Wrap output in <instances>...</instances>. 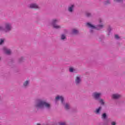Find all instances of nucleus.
Listing matches in <instances>:
<instances>
[{
	"instance_id": "39448f33",
	"label": "nucleus",
	"mask_w": 125,
	"mask_h": 125,
	"mask_svg": "<svg viewBox=\"0 0 125 125\" xmlns=\"http://www.w3.org/2000/svg\"><path fill=\"white\" fill-rule=\"evenodd\" d=\"M30 8H35V9H38V8H40V7L36 4H31L30 5Z\"/></svg>"
},
{
	"instance_id": "1a4fd4ad",
	"label": "nucleus",
	"mask_w": 125,
	"mask_h": 125,
	"mask_svg": "<svg viewBox=\"0 0 125 125\" xmlns=\"http://www.w3.org/2000/svg\"><path fill=\"white\" fill-rule=\"evenodd\" d=\"M59 99H60L62 103H63V101H64V98H63L62 96H58L56 97V100H59Z\"/></svg>"
},
{
	"instance_id": "2eb2a0df",
	"label": "nucleus",
	"mask_w": 125,
	"mask_h": 125,
	"mask_svg": "<svg viewBox=\"0 0 125 125\" xmlns=\"http://www.w3.org/2000/svg\"><path fill=\"white\" fill-rule=\"evenodd\" d=\"M79 33V31L76 29H73V34H78Z\"/></svg>"
},
{
	"instance_id": "20e7f679",
	"label": "nucleus",
	"mask_w": 125,
	"mask_h": 125,
	"mask_svg": "<svg viewBox=\"0 0 125 125\" xmlns=\"http://www.w3.org/2000/svg\"><path fill=\"white\" fill-rule=\"evenodd\" d=\"M100 95H101V93L95 92L93 94V96L95 99H98L100 97Z\"/></svg>"
},
{
	"instance_id": "a878e982",
	"label": "nucleus",
	"mask_w": 125,
	"mask_h": 125,
	"mask_svg": "<svg viewBox=\"0 0 125 125\" xmlns=\"http://www.w3.org/2000/svg\"><path fill=\"white\" fill-rule=\"evenodd\" d=\"M111 125H116V123H115V122H112V123H111Z\"/></svg>"
},
{
	"instance_id": "0eeeda50",
	"label": "nucleus",
	"mask_w": 125,
	"mask_h": 125,
	"mask_svg": "<svg viewBox=\"0 0 125 125\" xmlns=\"http://www.w3.org/2000/svg\"><path fill=\"white\" fill-rule=\"evenodd\" d=\"M3 50L4 52L6 53V54H10V53H11V51H10V50L9 49H7L5 47L3 48Z\"/></svg>"
},
{
	"instance_id": "412c9836",
	"label": "nucleus",
	"mask_w": 125,
	"mask_h": 125,
	"mask_svg": "<svg viewBox=\"0 0 125 125\" xmlns=\"http://www.w3.org/2000/svg\"><path fill=\"white\" fill-rule=\"evenodd\" d=\"M69 71L71 72H74V68H73V67H70L69 68Z\"/></svg>"
},
{
	"instance_id": "f3484780",
	"label": "nucleus",
	"mask_w": 125,
	"mask_h": 125,
	"mask_svg": "<svg viewBox=\"0 0 125 125\" xmlns=\"http://www.w3.org/2000/svg\"><path fill=\"white\" fill-rule=\"evenodd\" d=\"M106 113H104L102 115V119H106Z\"/></svg>"
},
{
	"instance_id": "423d86ee",
	"label": "nucleus",
	"mask_w": 125,
	"mask_h": 125,
	"mask_svg": "<svg viewBox=\"0 0 125 125\" xmlns=\"http://www.w3.org/2000/svg\"><path fill=\"white\" fill-rule=\"evenodd\" d=\"M121 95L118 94H114L112 95V98L113 99H118L121 97Z\"/></svg>"
},
{
	"instance_id": "c85d7f7f",
	"label": "nucleus",
	"mask_w": 125,
	"mask_h": 125,
	"mask_svg": "<svg viewBox=\"0 0 125 125\" xmlns=\"http://www.w3.org/2000/svg\"><path fill=\"white\" fill-rule=\"evenodd\" d=\"M99 22H100V23H101V22H102L101 20H99Z\"/></svg>"
},
{
	"instance_id": "f8f14e48",
	"label": "nucleus",
	"mask_w": 125,
	"mask_h": 125,
	"mask_svg": "<svg viewBox=\"0 0 125 125\" xmlns=\"http://www.w3.org/2000/svg\"><path fill=\"white\" fill-rule=\"evenodd\" d=\"M102 108L101 107H99L98 108H97V109H96L95 112L96 113V114H99L100 110H101Z\"/></svg>"
},
{
	"instance_id": "6e6552de",
	"label": "nucleus",
	"mask_w": 125,
	"mask_h": 125,
	"mask_svg": "<svg viewBox=\"0 0 125 125\" xmlns=\"http://www.w3.org/2000/svg\"><path fill=\"white\" fill-rule=\"evenodd\" d=\"M81 78H80V77L77 76L75 79V82L76 84H79V83H81Z\"/></svg>"
},
{
	"instance_id": "a211bd4d",
	"label": "nucleus",
	"mask_w": 125,
	"mask_h": 125,
	"mask_svg": "<svg viewBox=\"0 0 125 125\" xmlns=\"http://www.w3.org/2000/svg\"><path fill=\"white\" fill-rule=\"evenodd\" d=\"M86 16L87 17H90V16H91V14L89 13H86Z\"/></svg>"
},
{
	"instance_id": "aec40b11",
	"label": "nucleus",
	"mask_w": 125,
	"mask_h": 125,
	"mask_svg": "<svg viewBox=\"0 0 125 125\" xmlns=\"http://www.w3.org/2000/svg\"><path fill=\"white\" fill-rule=\"evenodd\" d=\"M62 40H65L66 39V36L64 35H62L61 36Z\"/></svg>"
},
{
	"instance_id": "393cba45",
	"label": "nucleus",
	"mask_w": 125,
	"mask_h": 125,
	"mask_svg": "<svg viewBox=\"0 0 125 125\" xmlns=\"http://www.w3.org/2000/svg\"><path fill=\"white\" fill-rule=\"evenodd\" d=\"M59 125H66V123H60Z\"/></svg>"
},
{
	"instance_id": "f257e3e1",
	"label": "nucleus",
	"mask_w": 125,
	"mask_h": 125,
	"mask_svg": "<svg viewBox=\"0 0 125 125\" xmlns=\"http://www.w3.org/2000/svg\"><path fill=\"white\" fill-rule=\"evenodd\" d=\"M36 108H50V104L44 101H39L36 105Z\"/></svg>"
},
{
	"instance_id": "9b49d317",
	"label": "nucleus",
	"mask_w": 125,
	"mask_h": 125,
	"mask_svg": "<svg viewBox=\"0 0 125 125\" xmlns=\"http://www.w3.org/2000/svg\"><path fill=\"white\" fill-rule=\"evenodd\" d=\"M73 8H74V5H71V6L68 7V11L72 12L73 11Z\"/></svg>"
},
{
	"instance_id": "bb28decb",
	"label": "nucleus",
	"mask_w": 125,
	"mask_h": 125,
	"mask_svg": "<svg viewBox=\"0 0 125 125\" xmlns=\"http://www.w3.org/2000/svg\"><path fill=\"white\" fill-rule=\"evenodd\" d=\"M23 58H21L20 60V62H22V60H23Z\"/></svg>"
},
{
	"instance_id": "6ab92c4d",
	"label": "nucleus",
	"mask_w": 125,
	"mask_h": 125,
	"mask_svg": "<svg viewBox=\"0 0 125 125\" xmlns=\"http://www.w3.org/2000/svg\"><path fill=\"white\" fill-rule=\"evenodd\" d=\"M98 30H100V29H102V28H103V25H98Z\"/></svg>"
},
{
	"instance_id": "f03ea898",
	"label": "nucleus",
	"mask_w": 125,
	"mask_h": 125,
	"mask_svg": "<svg viewBox=\"0 0 125 125\" xmlns=\"http://www.w3.org/2000/svg\"><path fill=\"white\" fill-rule=\"evenodd\" d=\"M12 29L11 24L10 23H5V28L3 26H0V31H3V32H9Z\"/></svg>"
},
{
	"instance_id": "4be33fe9",
	"label": "nucleus",
	"mask_w": 125,
	"mask_h": 125,
	"mask_svg": "<svg viewBox=\"0 0 125 125\" xmlns=\"http://www.w3.org/2000/svg\"><path fill=\"white\" fill-rule=\"evenodd\" d=\"M115 39H117V40L119 39V35H115Z\"/></svg>"
},
{
	"instance_id": "b1692460",
	"label": "nucleus",
	"mask_w": 125,
	"mask_h": 125,
	"mask_svg": "<svg viewBox=\"0 0 125 125\" xmlns=\"http://www.w3.org/2000/svg\"><path fill=\"white\" fill-rule=\"evenodd\" d=\"M114 1H117V2H121V1H123V0H114Z\"/></svg>"
},
{
	"instance_id": "cd10ccee",
	"label": "nucleus",
	"mask_w": 125,
	"mask_h": 125,
	"mask_svg": "<svg viewBox=\"0 0 125 125\" xmlns=\"http://www.w3.org/2000/svg\"><path fill=\"white\" fill-rule=\"evenodd\" d=\"M106 3H110V1L109 0L106 1Z\"/></svg>"
},
{
	"instance_id": "ddd939ff",
	"label": "nucleus",
	"mask_w": 125,
	"mask_h": 125,
	"mask_svg": "<svg viewBox=\"0 0 125 125\" xmlns=\"http://www.w3.org/2000/svg\"><path fill=\"white\" fill-rule=\"evenodd\" d=\"M65 109H66V110H69V109H70V105L68 104H66L65 105Z\"/></svg>"
},
{
	"instance_id": "9d476101",
	"label": "nucleus",
	"mask_w": 125,
	"mask_h": 125,
	"mask_svg": "<svg viewBox=\"0 0 125 125\" xmlns=\"http://www.w3.org/2000/svg\"><path fill=\"white\" fill-rule=\"evenodd\" d=\"M86 25L89 28H91L92 29H95V26L92 25V24H90V23H87Z\"/></svg>"
},
{
	"instance_id": "dca6fc26",
	"label": "nucleus",
	"mask_w": 125,
	"mask_h": 125,
	"mask_svg": "<svg viewBox=\"0 0 125 125\" xmlns=\"http://www.w3.org/2000/svg\"><path fill=\"white\" fill-rule=\"evenodd\" d=\"M99 102L102 104V105H104V101L103 99H100Z\"/></svg>"
},
{
	"instance_id": "7ed1b4c3",
	"label": "nucleus",
	"mask_w": 125,
	"mask_h": 125,
	"mask_svg": "<svg viewBox=\"0 0 125 125\" xmlns=\"http://www.w3.org/2000/svg\"><path fill=\"white\" fill-rule=\"evenodd\" d=\"M57 22H58V20L56 19L53 20L52 21V25L54 28H55V29H60V28H61V26L56 24V23H57Z\"/></svg>"
},
{
	"instance_id": "4468645a",
	"label": "nucleus",
	"mask_w": 125,
	"mask_h": 125,
	"mask_svg": "<svg viewBox=\"0 0 125 125\" xmlns=\"http://www.w3.org/2000/svg\"><path fill=\"white\" fill-rule=\"evenodd\" d=\"M28 84H29V82L28 81H25L23 83L24 86H27Z\"/></svg>"
},
{
	"instance_id": "5701e85b",
	"label": "nucleus",
	"mask_w": 125,
	"mask_h": 125,
	"mask_svg": "<svg viewBox=\"0 0 125 125\" xmlns=\"http://www.w3.org/2000/svg\"><path fill=\"white\" fill-rule=\"evenodd\" d=\"M3 42H4L3 40L1 39V40H0V44H2Z\"/></svg>"
}]
</instances>
